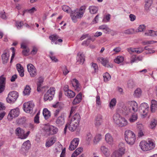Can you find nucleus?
<instances>
[{"label":"nucleus","instance_id":"nucleus-40","mask_svg":"<svg viewBox=\"0 0 157 157\" xmlns=\"http://www.w3.org/2000/svg\"><path fill=\"white\" fill-rule=\"evenodd\" d=\"M132 113L133 114H132L131 117L129 119V121L131 123L135 122L137 120L138 118L137 114L133 113Z\"/></svg>","mask_w":157,"mask_h":157},{"label":"nucleus","instance_id":"nucleus-61","mask_svg":"<svg viewBox=\"0 0 157 157\" xmlns=\"http://www.w3.org/2000/svg\"><path fill=\"white\" fill-rule=\"evenodd\" d=\"M37 51V49L36 47H33L31 51V54L33 55H35Z\"/></svg>","mask_w":157,"mask_h":157},{"label":"nucleus","instance_id":"nucleus-62","mask_svg":"<svg viewBox=\"0 0 157 157\" xmlns=\"http://www.w3.org/2000/svg\"><path fill=\"white\" fill-rule=\"evenodd\" d=\"M137 50L136 52L137 53H140L142 52L144 50V48L142 47H140L138 48H136Z\"/></svg>","mask_w":157,"mask_h":157},{"label":"nucleus","instance_id":"nucleus-10","mask_svg":"<svg viewBox=\"0 0 157 157\" xmlns=\"http://www.w3.org/2000/svg\"><path fill=\"white\" fill-rule=\"evenodd\" d=\"M19 113V109L18 108L11 110L8 115V119L10 120H12L13 118L17 117Z\"/></svg>","mask_w":157,"mask_h":157},{"label":"nucleus","instance_id":"nucleus-30","mask_svg":"<svg viewBox=\"0 0 157 157\" xmlns=\"http://www.w3.org/2000/svg\"><path fill=\"white\" fill-rule=\"evenodd\" d=\"M43 114L46 120L48 119L51 116L50 112L46 108H44L43 109Z\"/></svg>","mask_w":157,"mask_h":157},{"label":"nucleus","instance_id":"nucleus-51","mask_svg":"<svg viewBox=\"0 0 157 157\" xmlns=\"http://www.w3.org/2000/svg\"><path fill=\"white\" fill-rule=\"evenodd\" d=\"M62 70L64 75H66L69 72V71L67 69L66 66H62Z\"/></svg>","mask_w":157,"mask_h":157},{"label":"nucleus","instance_id":"nucleus-54","mask_svg":"<svg viewBox=\"0 0 157 157\" xmlns=\"http://www.w3.org/2000/svg\"><path fill=\"white\" fill-rule=\"evenodd\" d=\"M5 81L3 82L0 83V93H2L4 90L5 87Z\"/></svg>","mask_w":157,"mask_h":157},{"label":"nucleus","instance_id":"nucleus-56","mask_svg":"<svg viewBox=\"0 0 157 157\" xmlns=\"http://www.w3.org/2000/svg\"><path fill=\"white\" fill-rule=\"evenodd\" d=\"M90 43V41L88 38L83 42L82 43V45L85 46H87Z\"/></svg>","mask_w":157,"mask_h":157},{"label":"nucleus","instance_id":"nucleus-58","mask_svg":"<svg viewBox=\"0 0 157 157\" xmlns=\"http://www.w3.org/2000/svg\"><path fill=\"white\" fill-rule=\"evenodd\" d=\"M90 35L88 34H84L83 35L80 39V40H82L84 39H86V38H88L89 37Z\"/></svg>","mask_w":157,"mask_h":157},{"label":"nucleus","instance_id":"nucleus-35","mask_svg":"<svg viewBox=\"0 0 157 157\" xmlns=\"http://www.w3.org/2000/svg\"><path fill=\"white\" fill-rule=\"evenodd\" d=\"M65 94L68 98H74L75 96V94L73 91L70 90L67 92H66Z\"/></svg>","mask_w":157,"mask_h":157},{"label":"nucleus","instance_id":"nucleus-5","mask_svg":"<svg viewBox=\"0 0 157 157\" xmlns=\"http://www.w3.org/2000/svg\"><path fill=\"white\" fill-rule=\"evenodd\" d=\"M18 97V93L16 91H12L8 94L6 98L7 101L9 103H13L17 100Z\"/></svg>","mask_w":157,"mask_h":157},{"label":"nucleus","instance_id":"nucleus-25","mask_svg":"<svg viewBox=\"0 0 157 157\" xmlns=\"http://www.w3.org/2000/svg\"><path fill=\"white\" fill-rule=\"evenodd\" d=\"M82 99V94L79 93L78 94L75 98L73 101V105H76L81 101Z\"/></svg>","mask_w":157,"mask_h":157},{"label":"nucleus","instance_id":"nucleus-64","mask_svg":"<svg viewBox=\"0 0 157 157\" xmlns=\"http://www.w3.org/2000/svg\"><path fill=\"white\" fill-rule=\"evenodd\" d=\"M6 107L4 104L2 102H0V111L5 109Z\"/></svg>","mask_w":157,"mask_h":157},{"label":"nucleus","instance_id":"nucleus-22","mask_svg":"<svg viewBox=\"0 0 157 157\" xmlns=\"http://www.w3.org/2000/svg\"><path fill=\"white\" fill-rule=\"evenodd\" d=\"M80 119L81 117L79 114L76 113L73 116L70 121L79 124Z\"/></svg>","mask_w":157,"mask_h":157},{"label":"nucleus","instance_id":"nucleus-11","mask_svg":"<svg viewBox=\"0 0 157 157\" xmlns=\"http://www.w3.org/2000/svg\"><path fill=\"white\" fill-rule=\"evenodd\" d=\"M79 142V139L78 138L74 139L71 142L70 144L69 149L70 151H73L78 146Z\"/></svg>","mask_w":157,"mask_h":157},{"label":"nucleus","instance_id":"nucleus-27","mask_svg":"<svg viewBox=\"0 0 157 157\" xmlns=\"http://www.w3.org/2000/svg\"><path fill=\"white\" fill-rule=\"evenodd\" d=\"M56 138L53 137L49 139L46 142L45 144L46 147H49L52 145L56 141Z\"/></svg>","mask_w":157,"mask_h":157},{"label":"nucleus","instance_id":"nucleus-41","mask_svg":"<svg viewBox=\"0 0 157 157\" xmlns=\"http://www.w3.org/2000/svg\"><path fill=\"white\" fill-rule=\"evenodd\" d=\"M104 78V80L105 82H107L111 78V76L108 73L106 72L103 75Z\"/></svg>","mask_w":157,"mask_h":157},{"label":"nucleus","instance_id":"nucleus-4","mask_svg":"<svg viewBox=\"0 0 157 157\" xmlns=\"http://www.w3.org/2000/svg\"><path fill=\"white\" fill-rule=\"evenodd\" d=\"M34 106V104L32 101H28L23 104L24 110L27 113L31 114L33 113Z\"/></svg>","mask_w":157,"mask_h":157},{"label":"nucleus","instance_id":"nucleus-52","mask_svg":"<svg viewBox=\"0 0 157 157\" xmlns=\"http://www.w3.org/2000/svg\"><path fill=\"white\" fill-rule=\"evenodd\" d=\"M24 25V23L23 21H17L15 22V25L16 26L17 28H21V27L23 26Z\"/></svg>","mask_w":157,"mask_h":157},{"label":"nucleus","instance_id":"nucleus-47","mask_svg":"<svg viewBox=\"0 0 157 157\" xmlns=\"http://www.w3.org/2000/svg\"><path fill=\"white\" fill-rule=\"evenodd\" d=\"M40 113H37L34 118V122L35 123L38 124L40 123L39 121Z\"/></svg>","mask_w":157,"mask_h":157},{"label":"nucleus","instance_id":"nucleus-24","mask_svg":"<svg viewBox=\"0 0 157 157\" xmlns=\"http://www.w3.org/2000/svg\"><path fill=\"white\" fill-rule=\"evenodd\" d=\"M147 144V141H142L140 143L139 145L142 150L146 151H148Z\"/></svg>","mask_w":157,"mask_h":157},{"label":"nucleus","instance_id":"nucleus-34","mask_svg":"<svg viewBox=\"0 0 157 157\" xmlns=\"http://www.w3.org/2000/svg\"><path fill=\"white\" fill-rule=\"evenodd\" d=\"M148 32H145L144 35L151 36H157V31L154 30H147Z\"/></svg>","mask_w":157,"mask_h":157},{"label":"nucleus","instance_id":"nucleus-36","mask_svg":"<svg viewBox=\"0 0 157 157\" xmlns=\"http://www.w3.org/2000/svg\"><path fill=\"white\" fill-rule=\"evenodd\" d=\"M31 88L29 85H26L25 87L23 93L24 95H29L31 92Z\"/></svg>","mask_w":157,"mask_h":157},{"label":"nucleus","instance_id":"nucleus-6","mask_svg":"<svg viewBox=\"0 0 157 157\" xmlns=\"http://www.w3.org/2000/svg\"><path fill=\"white\" fill-rule=\"evenodd\" d=\"M30 133L29 131H28L25 134L24 131L20 127L17 128L15 130L16 134L19 137V138L21 139L26 138Z\"/></svg>","mask_w":157,"mask_h":157},{"label":"nucleus","instance_id":"nucleus-48","mask_svg":"<svg viewBox=\"0 0 157 157\" xmlns=\"http://www.w3.org/2000/svg\"><path fill=\"white\" fill-rule=\"evenodd\" d=\"M96 103L97 106L100 107L101 105V101L100 97L99 95H97L96 97Z\"/></svg>","mask_w":157,"mask_h":157},{"label":"nucleus","instance_id":"nucleus-46","mask_svg":"<svg viewBox=\"0 0 157 157\" xmlns=\"http://www.w3.org/2000/svg\"><path fill=\"white\" fill-rule=\"evenodd\" d=\"M53 97H51V96H50L49 94L48 93L47 94V93L44 94V98L45 101L48 100L50 101L52 99Z\"/></svg>","mask_w":157,"mask_h":157},{"label":"nucleus","instance_id":"nucleus-45","mask_svg":"<svg viewBox=\"0 0 157 157\" xmlns=\"http://www.w3.org/2000/svg\"><path fill=\"white\" fill-rule=\"evenodd\" d=\"M152 3V0H148L146 2V4L145 5V9L146 10H147L149 9Z\"/></svg>","mask_w":157,"mask_h":157},{"label":"nucleus","instance_id":"nucleus-7","mask_svg":"<svg viewBox=\"0 0 157 157\" xmlns=\"http://www.w3.org/2000/svg\"><path fill=\"white\" fill-rule=\"evenodd\" d=\"M122 146L121 147H120L118 150L115 151L113 152L112 155V157H122V155L124 153V144L123 143H121L120 144Z\"/></svg>","mask_w":157,"mask_h":157},{"label":"nucleus","instance_id":"nucleus-59","mask_svg":"<svg viewBox=\"0 0 157 157\" xmlns=\"http://www.w3.org/2000/svg\"><path fill=\"white\" fill-rule=\"evenodd\" d=\"M92 138V136L90 133H88L86 135V139L88 141H90Z\"/></svg>","mask_w":157,"mask_h":157},{"label":"nucleus","instance_id":"nucleus-44","mask_svg":"<svg viewBox=\"0 0 157 157\" xmlns=\"http://www.w3.org/2000/svg\"><path fill=\"white\" fill-rule=\"evenodd\" d=\"M55 89L54 87H51L47 91V94H49L51 97H54L55 94Z\"/></svg>","mask_w":157,"mask_h":157},{"label":"nucleus","instance_id":"nucleus-57","mask_svg":"<svg viewBox=\"0 0 157 157\" xmlns=\"http://www.w3.org/2000/svg\"><path fill=\"white\" fill-rule=\"evenodd\" d=\"M130 20L132 21H134L136 19V16L133 14H130L129 15Z\"/></svg>","mask_w":157,"mask_h":157},{"label":"nucleus","instance_id":"nucleus-15","mask_svg":"<svg viewBox=\"0 0 157 157\" xmlns=\"http://www.w3.org/2000/svg\"><path fill=\"white\" fill-rule=\"evenodd\" d=\"M56 123L58 126H61L65 123V118L63 114H61L58 117L56 121Z\"/></svg>","mask_w":157,"mask_h":157},{"label":"nucleus","instance_id":"nucleus-19","mask_svg":"<svg viewBox=\"0 0 157 157\" xmlns=\"http://www.w3.org/2000/svg\"><path fill=\"white\" fill-rule=\"evenodd\" d=\"M9 53L7 52H5L2 55V63L4 64L6 63L9 59Z\"/></svg>","mask_w":157,"mask_h":157},{"label":"nucleus","instance_id":"nucleus-14","mask_svg":"<svg viewBox=\"0 0 157 157\" xmlns=\"http://www.w3.org/2000/svg\"><path fill=\"white\" fill-rule=\"evenodd\" d=\"M105 139L106 142L109 144L112 145L114 143V140L112 136L109 133H107L105 135Z\"/></svg>","mask_w":157,"mask_h":157},{"label":"nucleus","instance_id":"nucleus-2","mask_svg":"<svg viewBox=\"0 0 157 157\" xmlns=\"http://www.w3.org/2000/svg\"><path fill=\"white\" fill-rule=\"evenodd\" d=\"M124 138L128 144L132 145L135 142L136 135L132 131L130 130H127L125 132Z\"/></svg>","mask_w":157,"mask_h":157},{"label":"nucleus","instance_id":"nucleus-20","mask_svg":"<svg viewBox=\"0 0 157 157\" xmlns=\"http://www.w3.org/2000/svg\"><path fill=\"white\" fill-rule=\"evenodd\" d=\"M147 143L148 151L153 149L155 147V144L154 141L153 140L149 139L147 141Z\"/></svg>","mask_w":157,"mask_h":157},{"label":"nucleus","instance_id":"nucleus-32","mask_svg":"<svg viewBox=\"0 0 157 157\" xmlns=\"http://www.w3.org/2000/svg\"><path fill=\"white\" fill-rule=\"evenodd\" d=\"M101 150L103 153L106 157H108L109 155L108 149L105 146H102L101 147Z\"/></svg>","mask_w":157,"mask_h":157},{"label":"nucleus","instance_id":"nucleus-60","mask_svg":"<svg viewBox=\"0 0 157 157\" xmlns=\"http://www.w3.org/2000/svg\"><path fill=\"white\" fill-rule=\"evenodd\" d=\"M29 51V48L24 49L22 51V54L25 56H27Z\"/></svg>","mask_w":157,"mask_h":157},{"label":"nucleus","instance_id":"nucleus-13","mask_svg":"<svg viewBox=\"0 0 157 157\" xmlns=\"http://www.w3.org/2000/svg\"><path fill=\"white\" fill-rule=\"evenodd\" d=\"M104 66L107 68H113V65L112 64L109 63V61L107 59H104L103 57H99L98 59Z\"/></svg>","mask_w":157,"mask_h":157},{"label":"nucleus","instance_id":"nucleus-42","mask_svg":"<svg viewBox=\"0 0 157 157\" xmlns=\"http://www.w3.org/2000/svg\"><path fill=\"white\" fill-rule=\"evenodd\" d=\"M89 9L90 12L92 14L96 13L98 10V8L94 6H90Z\"/></svg>","mask_w":157,"mask_h":157},{"label":"nucleus","instance_id":"nucleus-12","mask_svg":"<svg viewBox=\"0 0 157 157\" xmlns=\"http://www.w3.org/2000/svg\"><path fill=\"white\" fill-rule=\"evenodd\" d=\"M27 68L31 77H34L36 75V68L33 64H29L27 66Z\"/></svg>","mask_w":157,"mask_h":157},{"label":"nucleus","instance_id":"nucleus-21","mask_svg":"<svg viewBox=\"0 0 157 157\" xmlns=\"http://www.w3.org/2000/svg\"><path fill=\"white\" fill-rule=\"evenodd\" d=\"M102 122V116L100 114H98L96 117L95 119L94 124L96 127H98L100 125Z\"/></svg>","mask_w":157,"mask_h":157},{"label":"nucleus","instance_id":"nucleus-17","mask_svg":"<svg viewBox=\"0 0 157 157\" xmlns=\"http://www.w3.org/2000/svg\"><path fill=\"white\" fill-rule=\"evenodd\" d=\"M67 124L68 126L69 129L71 132L75 131L79 125L71 121H68Z\"/></svg>","mask_w":157,"mask_h":157},{"label":"nucleus","instance_id":"nucleus-33","mask_svg":"<svg viewBox=\"0 0 157 157\" xmlns=\"http://www.w3.org/2000/svg\"><path fill=\"white\" fill-rule=\"evenodd\" d=\"M59 38V36L56 34L52 35L49 36V39L51 40L52 44H53L54 43L55 44L56 42Z\"/></svg>","mask_w":157,"mask_h":157},{"label":"nucleus","instance_id":"nucleus-50","mask_svg":"<svg viewBox=\"0 0 157 157\" xmlns=\"http://www.w3.org/2000/svg\"><path fill=\"white\" fill-rule=\"evenodd\" d=\"M157 124V121L155 120H153L152 121L150 124L151 128L153 129L154 128Z\"/></svg>","mask_w":157,"mask_h":157},{"label":"nucleus","instance_id":"nucleus-8","mask_svg":"<svg viewBox=\"0 0 157 157\" xmlns=\"http://www.w3.org/2000/svg\"><path fill=\"white\" fill-rule=\"evenodd\" d=\"M82 12H79L78 10L71 11V16L72 21L74 22H77V19L82 17Z\"/></svg>","mask_w":157,"mask_h":157},{"label":"nucleus","instance_id":"nucleus-9","mask_svg":"<svg viewBox=\"0 0 157 157\" xmlns=\"http://www.w3.org/2000/svg\"><path fill=\"white\" fill-rule=\"evenodd\" d=\"M149 109L148 105L147 103L144 102L140 105L139 111L142 115L144 117L147 114Z\"/></svg>","mask_w":157,"mask_h":157},{"label":"nucleus","instance_id":"nucleus-63","mask_svg":"<svg viewBox=\"0 0 157 157\" xmlns=\"http://www.w3.org/2000/svg\"><path fill=\"white\" fill-rule=\"evenodd\" d=\"M147 26L144 25H141L139 26L138 29H147Z\"/></svg>","mask_w":157,"mask_h":157},{"label":"nucleus","instance_id":"nucleus-43","mask_svg":"<svg viewBox=\"0 0 157 157\" xmlns=\"http://www.w3.org/2000/svg\"><path fill=\"white\" fill-rule=\"evenodd\" d=\"M116 103L117 101L116 99L115 98L112 99L111 100L109 103V108L111 109H112L113 108V107L116 105Z\"/></svg>","mask_w":157,"mask_h":157},{"label":"nucleus","instance_id":"nucleus-53","mask_svg":"<svg viewBox=\"0 0 157 157\" xmlns=\"http://www.w3.org/2000/svg\"><path fill=\"white\" fill-rule=\"evenodd\" d=\"M83 151V148L82 147H78L77 148L74 152V154L77 155H79Z\"/></svg>","mask_w":157,"mask_h":157},{"label":"nucleus","instance_id":"nucleus-49","mask_svg":"<svg viewBox=\"0 0 157 157\" xmlns=\"http://www.w3.org/2000/svg\"><path fill=\"white\" fill-rule=\"evenodd\" d=\"M62 10L65 12L68 13H70L71 11V9L66 5H63L62 7Z\"/></svg>","mask_w":157,"mask_h":157},{"label":"nucleus","instance_id":"nucleus-16","mask_svg":"<svg viewBox=\"0 0 157 157\" xmlns=\"http://www.w3.org/2000/svg\"><path fill=\"white\" fill-rule=\"evenodd\" d=\"M129 106L132 107L131 113L136 112L138 109L137 103L135 101H132L128 102Z\"/></svg>","mask_w":157,"mask_h":157},{"label":"nucleus","instance_id":"nucleus-55","mask_svg":"<svg viewBox=\"0 0 157 157\" xmlns=\"http://www.w3.org/2000/svg\"><path fill=\"white\" fill-rule=\"evenodd\" d=\"M92 67L94 69L95 72H97L98 70V65L95 63H92L91 65Z\"/></svg>","mask_w":157,"mask_h":157},{"label":"nucleus","instance_id":"nucleus-31","mask_svg":"<svg viewBox=\"0 0 157 157\" xmlns=\"http://www.w3.org/2000/svg\"><path fill=\"white\" fill-rule=\"evenodd\" d=\"M157 108V101L154 100H152L151 102V109L152 112L155 111Z\"/></svg>","mask_w":157,"mask_h":157},{"label":"nucleus","instance_id":"nucleus-18","mask_svg":"<svg viewBox=\"0 0 157 157\" xmlns=\"http://www.w3.org/2000/svg\"><path fill=\"white\" fill-rule=\"evenodd\" d=\"M72 85L75 90L78 91H80V84L78 81L76 79H73L71 81Z\"/></svg>","mask_w":157,"mask_h":157},{"label":"nucleus","instance_id":"nucleus-26","mask_svg":"<svg viewBox=\"0 0 157 157\" xmlns=\"http://www.w3.org/2000/svg\"><path fill=\"white\" fill-rule=\"evenodd\" d=\"M16 68L19 73L20 75L22 77L24 76V68L20 64L18 63L16 65Z\"/></svg>","mask_w":157,"mask_h":157},{"label":"nucleus","instance_id":"nucleus-37","mask_svg":"<svg viewBox=\"0 0 157 157\" xmlns=\"http://www.w3.org/2000/svg\"><path fill=\"white\" fill-rule=\"evenodd\" d=\"M101 135L100 134H97L94 137L93 142L95 144H97L101 140Z\"/></svg>","mask_w":157,"mask_h":157},{"label":"nucleus","instance_id":"nucleus-28","mask_svg":"<svg viewBox=\"0 0 157 157\" xmlns=\"http://www.w3.org/2000/svg\"><path fill=\"white\" fill-rule=\"evenodd\" d=\"M31 144L29 140L25 142L22 144V148L25 151H27L30 147Z\"/></svg>","mask_w":157,"mask_h":157},{"label":"nucleus","instance_id":"nucleus-1","mask_svg":"<svg viewBox=\"0 0 157 157\" xmlns=\"http://www.w3.org/2000/svg\"><path fill=\"white\" fill-rule=\"evenodd\" d=\"M113 120L115 124L121 127L125 126L128 124L127 120L118 113L114 114L113 116Z\"/></svg>","mask_w":157,"mask_h":157},{"label":"nucleus","instance_id":"nucleus-29","mask_svg":"<svg viewBox=\"0 0 157 157\" xmlns=\"http://www.w3.org/2000/svg\"><path fill=\"white\" fill-rule=\"evenodd\" d=\"M122 113L124 115H128L131 113V109H128L127 105H123L121 108Z\"/></svg>","mask_w":157,"mask_h":157},{"label":"nucleus","instance_id":"nucleus-38","mask_svg":"<svg viewBox=\"0 0 157 157\" xmlns=\"http://www.w3.org/2000/svg\"><path fill=\"white\" fill-rule=\"evenodd\" d=\"M141 93L142 91L141 89L138 88L135 90L133 95L135 97L139 98L141 96Z\"/></svg>","mask_w":157,"mask_h":157},{"label":"nucleus","instance_id":"nucleus-39","mask_svg":"<svg viewBox=\"0 0 157 157\" xmlns=\"http://www.w3.org/2000/svg\"><path fill=\"white\" fill-rule=\"evenodd\" d=\"M124 60V57L122 56H119L114 60V61L116 63L119 64L122 63Z\"/></svg>","mask_w":157,"mask_h":157},{"label":"nucleus","instance_id":"nucleus-23","mask_svg":"<svg viewBox=\"0 0 157 157\" xmlns=\"http://www.w3.org/2000/svg\"><path fill=\"white\" fill-rule=\"evenodd\" d=\"M77 62L79 63L82 64L85 60V56L83 52H79L78 54Z\"/></svg>","mask_w":157,"mask_h":157},{"label":"nucleus","instance_id":"nucleus-3","mask_svg":"<svg viewBox=\"0 0 157 157\" xmlns=\"http://www.w3.org/2000/svg\"><path fill=\"white\" fill-rule=\"evenodd\" d=\"M43 129L45 134L48 136L56 134L58 130V128L56 127L48 124L43 127Z\"/></svg>","mask_w":157,"mask_h":157}]
</instances>
